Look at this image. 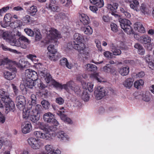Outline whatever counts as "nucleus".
Here are the masks:
<instances>
[{
    "instance_id": "nucleus-1",
    "label": "nucleus",
    "mask_w": 154,
    "mask_h": 154,
    "mask_svg": "<svg viewBox=\"0 0 154 154\" xmlns=\"http://www.w3.org/2000/svg\"><path fill=\"white\" fill-rule=\"evenodd\" d=\"M48 43H51L53 44H50L48 46L47 49L48 51V53H56L57 51L54 47V43L57 41L55 39L56 38H60L62 37L61 34L56 29L51 28L49 30L47 36Z\"/></svg>"
},
{
    "instance_id": "nucleus-2",
    "label": "nucleus",
    "mask_w": 154,
    "mask_h": 154,
    "mask_svg": "<svg viewBox=\"0 0 154 154\" xmlns=\"http://www.w3.org/2000/svg\"><path fill=\"white\" fill-rule=\"evenodd\" d=\"M44 133L40 131H35L33 132L34 135L36 138L46 140H49L51 137L50 129L47 128L43 129Z\"/></svg>"
},
{
    "instance_id": "nucleus-3",
    "label": "nucleus",
    "mask_w": 154,
    "mask_h": 154,
    "mask_svg": "<svg viewBox=\"0 0 154 154\" xmlns=\"http://www.w3.org/2000/svg\"><path fill=\"white\" fill-rule=\"evenodd\" d=\"M121 27L128 34L133 33L132 29L131 26V22L130 20L126 19L122 20L120 22Z\"/></svg>"
},
{
    "instance_id": "nucleus-4",
    "label": "nucleus",
    "mask_w": 154,
    "mask_h": 154,
    "mask_svg": "<svg viewBox=\"0 0 154 154\" xmlns=\"http://www.w3.org/2000/svg\"><path fill=\"white\" fill-rule=\"evenodd\" d=\"M27 141L29 145L34 149H39L43 145L40 139L34 137H29Z\"/></svg>"
},
{
    "instance_id": "nucleus-5",
    "label": "nucleus",
    "mask_w": 154,
    "mask_h": 154,
    "mask_svg": "<svg viewBox=\"0 0 154 154\" xmlns=\"http://www.w3.org/2000/svg\"><path fill=\"white\" fill-rule=\"evenodd\" d=\"M43 119L45 122L51 123L55 126H57L59 125L58 121L54 119V115L51 112L45 113L43 115Z\"/></svg>"
},
{
    "instance_id": "nucleus-6",
    "label": "nucleus",
    "mask_w": 154,
    "mask_h": 154,
    "mask_svg": "<svg viewBox=\"0 0 154 154\" xmlns=\"http://www.w3.org/2000/svg\"><path fill=\"white\" fill-rule=\"evenodd\" d=\"M72 46L73 48L77 50L80 54L84 55H88V52L87 51L84 44L82 42H78L77 43L73 42Z\"/></svg>"
},
{
    "instance_id": "nucleus-7",
    "label": "nucleus",
    "mask_w": 154,
    "mask_h": 154,
    "mask_svg": "<svg viewBox=\"0 0 154 154\" xmlns=\"http://www.w3.org/2000/svg\"><path fill=\"white\" fill-rule=\"evenodd\" d=\"M5 101H3L4 103L5 111V112L7 114L11 110L14 111L15 108V105L13 101H12L8 96H6Z\"/></svg>"
},
{
    "instance_id": "nucleus-8",
    "label": "nucleus",
    "mask_w": 154,
    "mask_h": 154,
    "mask_svg": "<svg viewBox=\"0 0 154 154\" xmlns=\"http://www.w3.org/2000/svg\"><path fill=\"white\" fill-rule=\"evenodd\" d=\"M11 72L5 71L3 72L4 76L5 79L8 80H11L14 79L15 77V68L13 66L11 67L7 66Z\"/></svg>"
},
{
    "instance_id": "nucleus-9",
    "label": "nucleus",
    "mask_w": 154,
    "mask_h": 154,
    "mask_svg": "<svg viewBox=\"0 0 154 154\" xmlns=\"http://www.w3.org/2000/svg\"><path fill=\"white\" fill-rule=\"evenodd\" d=\"M12 15L10 13L6 14L4 18L3 23H0L1 26L4 28L12 25Z\"/></svg>"
},
{
    "instance_id": "nucleus-10",
    "label": "nucleus",
    "mask_w": 154,
    "mask_h": 154,
    "mask_svg": "<svg viewBox=\"0 0 154 154\" xmlns=\"http://www.w3.org/2000/svg\"><path fill=\"white\" fill-rule=\"evenodd\" d=\"M16 102L17 107L20 110L24 109L25 106V100L24 96L20 95L16 98Z\"/></svg>"
},
{
    "instance_id": "nucleus-11",
    "label": "nucleus",
    "mask_w": 154,
    "mask_h": 154,
    "mask_svg": "<svg viewBox=\"0 0 154 154\" xmlns=\"http://www.w3.org/2000/svg\"><path fill=\"white\" fill-rule=\"evenodd\" d=\"M96 99L97 100L101 99L106 95V91L104 88L100 86L97 87L94 91Z\"/></svg>"
},
{
    "instance_id": "nucleus-12",
    "label": "nucleus",
    "mask_w": 154,
    "mask_h": 154,
    "mask_svg": "<svg viewBox=\"0 0 154 154\" xmlns=\"http://www.w3.org/2000/svg\"><path fill=\"white\" fill-rule=\"evenodd\" d=\"M25 79H32L36 80L38 79V74L37 72L31 69H28L25 70Z\"/></svg>"
},
{
    "instance_id": "nucleus-13",
    "label": "nucleus",
    "mask_w": 154,
    "mask_h": 154,
    "mask_svg": "<svg viewBox=\"0 0 154 154\" xmlns=\"http://www.w3.org/2000/svg\"><path fill=\"white\" fill-rule=\"evenodd\" d=\"M8 43L13 46L20 47L23 49H26L27 48V45L26 44L21 43L19 39H16L13 36L12 38L11 39V41Z\"/></svg>"
},
{
    "instance_id": "nucleus-14",
    "label": "nucleus",
    "mask_w": 154,
    "mask_h": 154,
    "mask_svg": "<svg viewBox=\"0 0 154 154\" xmlns=\"http://www.w3.org/2000/svg\"><path fill=\"white\" fill-rule=\"evenodd\" d=\"M63 107H62L60 109V110H59L57 112V114L60 116L61 119L63 121L65 122H66L68 123L71 124L72 123L71 120L69 118H68L65 115L64 113L65 111L64 110Z\"/></svg>"
},
{
    "instance_id": "nucleus-15",
    "label": "nucleus",
    "mask_w": 154,
    "mask_h": 154,
    "mask_svg": "<svg viewBox=\"0 0 154 154\" xmlns=\"http://www.w3.org/2000/svg\"><path fill=\"white\" fill-rule=\"evenodd\" d=\"M36 80L32 79H26L23 81V83L20 85L21 86L24 85L26 88L27 87L29 88H32L35 85L34 81Z\"/></svg>"
},
{
    "instance_id": "nucleus-16",
    "label": "nucleus",
    "mask_w": 154,
    "mask_h": 154,
    "mask_svg": "<svg viewBox=\"0 0 154 154\" xmlns=\"http://www.w3.org/2000/svg\"><path fill=\"white\" fill-rule=\"evenodd\" d=\"M56 2L55 0H50V3L46 4V8L54 12L58 11L59 9V8L55 5Z\"/></svg>"
},
{
    "instance_id": "nucleus-17",
    "label": "nucleus",
    "mask_w": 154,
    "mask_h": 154,
    "mask_svg": "<svg viewBox=\"0 0 154 154\" xmlns=\"http://www.w3.org/2000/svg\"><path fill=\"white\" fill-rule=\"evenodd\" d=\"M72 82V84L71 85V87L70 88L69 85H68L67 90L66 91H74L77 94H79L80 92V89L79 87L75 85L74 82L72 81H70L68 82Z\"/></svg>"
},
{
    "instance_id": "nucleus-18",
    "label": "nucleus",
    "mask_w": 154,
    "mask_h": 154,
    "mask_svg": "<svg viewBox=\"0 0 154 154\" xmlns=\"http://www.w3.org/2000/svg\"><path fill=\"white\" fill-rule=\"evenodd\" d=\"M38 74L43 77L47 83H49L52 80V78L51 75L49 73H47L45 71H39L38 72Z\"/></svg>"
},
{
    "instance_id": "nucleus-19",
    "label": "nucleus",
    "mask_w": 154,
    "mask_h": 154,
    "mask_svg": "<svg viewBox=\"0 0 154 154\" xmlns=\"http://www.w3.org/2000/svg\"><path fill=\"white\" fill-rule=\"evenodd\" d=\"M72 82H67L66 84L63 85L56 81H54L53 83V85L55 87L59 88L61 89H64L66 90H67L68 85H69V87H71V85L72 84Z\"/></svg>"
},
{
    "instance_id": "nucleus-20",
    "label": "nucleus",
    "mask_w": 154,
    "mask_h": 154,
    "mask_svg": "<svg viewBox=\"0 0 154 154\" xmlns=\"http://www.w3.org/2000/svg\"><path fill=\"white\" fill-rule=\"evenodd\" d=\"M5 64L11 67L13 66L14 63L10 62L7 58H4L2 56H0V66Z\"/></svg>"
},
{
    "instance_id": "nucleus-21",
    "label": "nucleus",
    "mask_w": 154,
    "mask_h": 154,
    "mask_svg": "<svg viewBox=\"0 0 154 154\" xmlns=\"http://www.w3.org/2000/svg\"><path fill=\"white\" fill-rule=\"evenodd\" d=\"M32 129V125L29 122L25 123L22 126V131L24 134L29 133L31 131Z\"/></svg>"
},
{
    "instance_id": "nucleus-22",
    "label": "nucleus",
    "mask_w": 154,
    "mask_h": 154,
    "mask_svg": "<svg viewBox=\"0 0 154 154\" xmlns=\"http://www.w3.org/2000/svg\"><path fill=\"white\" fill-rule=\"evenodd\" d=\"M12 37L10 33L7 31L3 32L2 34H0V38H3L8 42L12 38Z\"/></svg>"
},
{
    "instance_id": "nucleus-23",
    "label": "nucleus",
    "mask_w": 154,
    "mask_h": 154,
    "mask_svg": "<svg viewBox=\"0 0 154 154\" xmlns=\"http://www.w3.org/2000/svg\"><path fill=\"white\" fill-rule=\"evenodd\" d=\"M134 29L137 31L141 33H144L145 29L142 24L140 22H137L134 25Z\"/></svg>"
},
{
    "instance_id": "nucleus-24",
    "label": "nucleus",
    "mask_w": 154,
    "mask_h": 154,
    "mask_svg": "<svg viewBox=\"0 0 154 154\" xmlns=\"http://www.w3.org/2000/svg\"><path fill=\"white\" fill-rule=\"evenodd\" d=\"M12 23L14 25H11V27L13 28H15L16 27L19 26L21 25V24L18 23V22H20V21L19 20H17L18 18L17 15L15 14L13 15H12Z\"/></svg>"
},
{
    "instance_id": "nucleus-25",
    "label": "nucleus",
    "mask_w": 154,
    "mask_h": 154,
    "mask_svg": "<svg viewBox=\"0 0 154 154\" xmlns=\"http://www.w3.org/2000/svg\"><path fill=\"white\" fill-rule=\"evenodd\" d=\"M79 18L81 22L84 25H87L89 23V19L86 14H82L79 15Z\"/></svg>"
},
{
    "instance_id": "nucleus-26",
    "label": "nucleus",
    "mask_w": 154,
    "mask_h": 154,
    "mask_svg": "<svg viewBox=\"0 0 154 154\" xmlns=\"http://www.w3.org/2000/svg\"><path fill=\"white\" fill-rule=\"evenodd\" d=\"M84 39L83 35L78 33H76L74 35L73 42L78 43V42H82Z\"/></svg>"
},
{
    "instance_id": "nucleus-27",
    "label": "nucleus",
    "mask_w": 154,
    "mask_h": 154,
    "mask_svg": "<svg viewBox=\"0 0 154 154\" xmlns=\"http://www.w3.org/2000/svg\"><path fill=\"white\" fill-rule=\"evenodd\" d=\"M48 54L49 59L54 61L57 60L60 57V54L57 51L56 52V53H48Z\"/></svg>"
},
{
    "instance_id": "nucleus-28",
    "label": "nucleus",
    "mask_w": 154,
    "mask_h": 154,
    "mask_svg": "<svg viewBox=\"0 0 154 154\" xmlns=\"http://www.w3.org/2000/svg\"><path fill=\"white\" fill-rule=\"evenodd\" d=\"M55 18L59 20V21H64L68 19L67 16L64 13H60L55 16Z\"/></svg>"
},
{
    "instance_id": "nucleus-29",
    "label": "nucleus",
    "mask_w": 154,
    "mask_h": 154,
    "mask_svg": "<svg viewBox=\"0 0 154 154\" xmlns=\"http://www.w3.org/2000/svg\"><path fill=\"white\" fill-rule=\"evenodd\" d=\"M42 107L40 105L37 104L34 106L33 110L32 111V112L36 114H39L42 113Z\"/></svg>"
},
{
    "instance_id": "nucleus-30",
    "label": "nucleus",
    "mask_w": 154,
    "mask_h": 154,
    "mask_svg": "<svg viewBox=\"0 0 154 154\" xmlns=\"http://www.w3.org/2000/svg\"><path fill=\"white\" fill-rule=\"evenodd\" d=\"M151 40V38L147 35H143L141 36L140 39V42L143 44L150 43Z\"/></svg>"
},
{
    "instance_id": "nucleus-31",
    "label": "nucleus",
    "mask_w": 154,
    "mask_h": 154,
    "mask_svg": "<svg viewBox=\"0 0 154 154\" xmlns=\"http://www.w3.org/2000/svg\"><path fill=\"white\" fill-rule=\"evenodd\" d=\"M57 136L58 138L62 140H68L69 137L63 131H60L57 133Z\"/></svg>"
},
{
    "instance_id": "nucleus-32",
    "label": "nucleus",
    "mask_w": 154,
    "mask_h": 154,
    "mask_svg": "<svg viewBox=\"0 0 154 154\" xmlns=\"http://www.w3.org/2000/svg\"><path fill=\"white\" fill-rule=\"evenodd\" d=\"M139 6V3L137 0H133L132 2L130 5V8L137 11H139L138 7Z\"/></svg>"
},
{
    "instance_id": "nucleus-33",
    "label": "nucleus",
    "mask_w": 154,
    "mask_h": 154,
    "mask_svg": "<svg viewBox=\"0 0 154 154\" xmlns=\"http://www.w3.org/2000/svg\"><path fill=\"white\" fill-rule=\"evenodd\" d=\"M90 1L91 3L99 8L102 7L104 4L103 0H90Z\"/></svg>"
},
{
    "instance_id": "nucleus-34",
    "label": "nucleus",
    "mask_w": 154,
    "mask_h": 154,
    "mask_svg": "<svg viewBox=\"0 0 154 154\" xmlns=\"http://www.w3.org/2000/svg\"><path fill=\"white\" fill-rule=\"evenodd\" d=\"M134 79L133 78L128 79L123 83L124 85L126 87L130 88L133 85Z\"/></svg>"
},
{
    "instance_id": "nucleus-35",
    "label": "nucleus",
    "mask_w": 154,
    "mask_h": 154,
    "mask_svg": "<svg viewBox=\"0 0 154 154\" xmlns=\"http://www.w3.org/2000/svg\"><path fill=\"white\" fill-rule=\"evenodd\" d=\"M23 110V118L25 119L29 118L31 115L32 114V111H31L29 109H24Z\"/></svg>"
},
{
    "instance_id": "nucleus-36",
    "label": "nucleus",
    "mask_w": 154,
    "mask_h": 154,
    "mask_svg": "<svg viewBox=\"0 0 154 154\" xmlns=\"http://www.w3.org/2000/svg\"><path fill=\"white\" fill-rule=\"evenodd\" d=\"M129 72V68L128 66L122 67L119 70L120 73L122 75L125 76L127 75Z\"/></svg>"
},
{
    "instance_id": "nucleus-37",
    "label": "nucleus",
    "mask_w": 154,
    "mask_h": 154,
    "mask_svg": "<svg viewBox=\"0 0 154 154\" xmlns=\"http://www.w3.org/2000/svg\"><path fill=\"white\" fill-rule=\"evenodd\" d=\"M29 118L32 122H35L39 120L40 115L35 114L32 112Z\"/></svg>"
},
{
    "instance_id": "nucleus-38",
    "label": "nucleus",
    "mask_w": 154,
    "mask_h": 154,
    "mask_svg": "<svg viewBox=\"0 0 154 154\" xmlns=\"http://www.w3.org/2000/svg\"><path fill=\"white\" fill-rule=\"evenodd\" d=\"M111 51L113 55H118L120 54L121 51L120 49H119L114 45L112 44L111 46Z\"/></svg>"
},
{
    "instance_id": "nucleus-39",
    "label": "nucleus",
    "mask_w": 154,
    "mask_h": 154,
    "mask_svg": "<svg viewBox=\"0 0 154 154\" xmlns=\"http://www.w3.org/2000/svg\"><path fill=\"white\" fill-rule=\"evenodd\" d=\"M86 69L88 71H95L97 69V67L95 65L88 64L85 66Z\"/></svg>"
},
{
    "instance_id": "nucleus-40",
    "label": "nucleus",
    "mask_w": 154,
    "mask_h": 154,
    "mask_svg": "<svg viewBox=\"0 0 154 154\" xmlns=\"http://www.w3.org/2000/svg\"><path fill=\"white\" fill-rule=\"evenodd\" d=\"M19 63L21 68L27 67L29 65V62L23 59L20 60L19 61Z\"/></svg>"
},
{
    "instance_id": "nucleus-41",
    "label": "nucleus",
    "mask_w": 154,
    "mask_h": 154,
    "mask_svg": "<svg viewBox=\"0 0 154 154\" xmlns=\"http://www.w3.org/2000/svg\"><path fill=\"white\" fill-rule=\"evenodd\" d=\"M144 82L143 80L142 79H140L135 82L134 85L135 88L137 89H139L141 88Z\"/></svg>"
},
{
    "instance_id": "nucleus-42",
    "label": "nucleus",
    "mask_w": 154,
    "mask_h": 154,
    "mask_svg": "<svg viewBox=\"0 0 154 154\" xmlns=\"http://www.w3.org/2000/svg\"><path fill=\"white\" fill-rule=\"evenodd\" d=\"M140 10L144 14H147L149 12V9L147 6L144 4H141L140 8Z\"/></svg>"
},
{
    "instance_id": "nucleus-43",
    "label": "nucleus",
    "mask_w": 154,
    "mask_h": 154,
    "mask_svg": "<svg viewBox=\"0 0 154 154\" xmlns=\"http://www.w3.org/2000/svg\"><path fill=\"white\" fill-rule=\"evenodd\" d=\"M83 31L85 34L88 35H91L93 32V29L89 26L84 28Z\"/></svg>"
},
{
    "instance_id": "nucleus-44",
    "label": "nucleus",
    "mask_w": 154,
    "mask_h": 154,
    "mask_svg": "<svg viewBox=\"0 0 154 154\" xmlns=\"http://www.w3.org/2000/svg\"><path fill=\"white\" fill-rule=\"evenodd\" d=\"M37 7L35 6H32L28 10V13L31 15H35L37 11Z\"/></svg>"
},
{
    "instance_id": "nucleus-45",
    "label": "nucleus",
    "mask_w": 154,
    "mask_h": 154,
    "mask_svg": "<svg viewBox=\"0 0 154 154\" xmlns=\"http://www.w3.org/2000/svg\"><path fill=\"white\" fill-rule=\"evenodd\" d=\"M7 95L9 96L8 94L5 92L3 89H0V97L1 98L2 101H5L6 98V96Z\"/></svg>"
},
{
    "instance_id": "nucleus-46",
    "label": "nucleus",
    "mask_w": 154,
    "mask_h": 154,
    "mask_svg": "<svg viewBox=\"0 0 154 154\" xmlns=\"http://www.w3.org/2000/svg\"><path fill=\"white\" fill-rule=\"evenodd\" d=\"M118 4L116 3H113L112 5H108L107 8L108 9H110L112 11H115L118 8Z\"/></svg>"
},
{
    "instance_id": "nucleus-47",
    "label": "nucleus",
    "mask_w": 154,
    "mask_h": 154,
    "mask_svg": "<svg viewBox=\"0 0 154 154\" xmlns=\"http://www.w3.org/2000/svg\"><path fill=\"white\" fill-rule=\"evenodd\" d=\"M38 124L39 125V128L43 131H44L43 129L47 128L48 129H50V131H52L53 126H45V124L43 122H38Z\"/></svg>"
},
{
    "instance_id": "nucleus-48",
    "label": "nucleus",
    "mask_w": 154,
    "mask_h": 154,
    "mask_svg": "<svg viewBox=\"0 0 154 154\" xmlns=\"http://www.w3.org/2000/svg\"><path fill=\"white\" fill-rule=\"evenodd\" d=\"M82 97L85 101H87L89 100L90 97L87 92L86 89L82 93Z\"/></svg>"
},
{
    "instance_id": "nucleus-49",
    "label": "nucleus",
    "mask_w": 154,
    "mask_h": 154,
    "mask_svg": "<svg viewBox=\"0 0 154 154\" xmlns=\"http://www.w3.org/2000/svg\"><path fill=\"white\" fill-rule=\"evenodd\" d=\"M112 69L110 67V65L109 64H107L106 66L103 67V70L104 72L109 73L110 72L111 73H113L115 71V69H113L112 71H111V70Z\"/></svg>"
},
{
    "instance_id": "nucleus-50",
    "label": "nucleus",
    "mask_w": 154,
    "mask_h": 154,
    "mask_svg": "<svg viewBox=\"0 0 154 154\" xmlns=\"http://www.w3.org/2000/svg\"><path fill=\"white\" fill-rule=\"evenodd\" d=\"M41 103L43 108L46 109H48L50 106V104L48 101L45 100H42Z\"/></svg>"
},
{
    "instance_id": "nucleus-51",
    "label": "nucleus",
    "mask_w": 154,
    "mask_h": 154,
    "mask_svg": "<svg viewBox=\"0 0 154 154\" xmlns=\"http://www.w3.org/2000/svg\"><path fill=\"white\" fill-rule=\"evenodd\" d=\"M92 76L99 82H100L104 81L103 79L101 77L99 73H94L92 75Z\"/></svg>"
},
{
    "instance_id": "nucleus-52",
    "label": "nucleus",
    "mask_w": 154,
    "mask_h": 154,
    "mask_svg": "<svg viewBox=\"0 0 154 154\" xmlns=\"http://www.w3.org/2000/svg\"><path fill=\"white\" fill-rule=\"evenodd\" d=\"M22 22L24 24H29L31 22L30 17L28 15H26L22 19Z\"/></svg>"
},
{
    "instance_id": "nucleus-53",
    "label": "nucleus",
    "mask_w": 154,
    "mask_h": 154,
    "mask_svg": "<svg viewBox=\"0 0 154 154\" xmlns=\"http://www.w3.org/2000/svg\"><path fill=\"white\" fill-rule=\"evenodd\" d=\"M26 57L33 62H35L38 61L37 59H36L37 56L34 54H29L26 56Z\"/></svg>"
},
{
    "instance_id": "nucleus-54",
    "label": "nucleus",
    "mask_w": 154,
    "mask_h": 154,
    "mask_svg": "<svg viewBox=\"0 0 154 154\" xmlns=\"http://www.w3.org/2000/svg\"><path fill=\"white\" fill-rule=\"evenodd\" d=\"M1 47L5 51H9L18 54V52L16 50L12 49L9 48H8L7 46H5L3 45H1Z\"/></svg>"
},
{
    "instance_id": "nucleus-55",
    "label": "nucleus",
    "mask_w": 154,
    "mask_h": 154,
    "mask_svg": "<svg viewBox=\"0 0 154 154\" xmlns=\"http://www.w3.org/2000/svg\"><path fill=\"white\" fill-rule=\"evenodd\" d=\"M19 40L26 43L25 44L26 45L27 44H29L30 42V41L27 38L23 35H22L20 37H19Z\"/></svg>"
},
{
    "instance_id": "nucleus-56",
    "label": "nucleus",
    "mask_w": 154,
    "mask_h": 154,
    "mask_svg": "<svg viewBox=\"0 0 154 154\" xmlns=\"http://www.w3.org/2000/svg\"><path fill=\"white\" fill-rule=\"evenodd\" d=\"M45 149L46 151L49 153H50L52 152L53 150V146L51 145H47L45 146Z\"/></svg>"
},
{
    "instance_id": "nucleus-57",
    "label": "nucleus",
    "mask_w": 154,
    "mask_h": 154,
    "mask_svg": "<svg viewBox=\"0 0 154 154\" xmlns=\"http://www.w3.org/2000/svg\"><path fill=\"white\" fill-rule=\"evenodd\" d=\"M143 100L146 102H148L150 100V98L148 94H143L142 96Z\"/></svg>"
},
{
    "instance_id": "nucleus-58",
    "label": "nucleus",
    "mask_w": 154,
    "mask_h": 154,
    "mask_svg": "<svg viewBox=\"0 0 154 154\" xmlns=\"http://www.w3.org/2000/svg\"><path fill=\"white\" fill-rule=\"evenodd\" d=\"M24 31L26 34L31 36H32L34 35L33 32L30 29H24Z\"/></svg>"
},
{
    "instance_id": "nucleus-59",
    "label": "nucleus",
    "mask_w": 154,
    "mask_h": 154,
    "mask_svg": "<svg viewBox=\"0 0 154 154\" xmlns=\"http://www.w3.org/2000/svg\"><path fill=\"white\" fill-rule=\"evenodd\" d=\"M31 105H34L35 104L37 98L35 94H32L31 96Z\"/></svg>"
},
{
    "instance_id": "nucleus-60",
    "label": "nucleus",
    "mask_w": 154,
    "mask_h": 154,
    "mask_svg": "<svg viewBox=\"0 0 154 154\" xmlns=\"http://www.w3.org/2000/svg\"><path fill=\"white\" fill-rule=\"evenodd\" d=\"M60 65L63 66H66L68 62L67 59L64 57L60 60Z\"/></svg>"
},
{
    "instance_id": "nucleus-61",
    "label": "nucleus",
    "mask_w": 154,
    "mask_h": 154,
    "mask_svg": "<svg viewBox=\"0 0 154 154\" xmlns=\"http://www.w3.org/2000/svg\"><path fill=\"white\" fill-rule=\"evenodd\" d=\"M94 85L92 82H88L87 84V88L88 90L90 92H92L93 91Z\"/></svg>"
},
{
    "instance_id": "nucleus-62",
    "label": "nucleus",
    "mask_w": 154,
    "mask_h": 154,
    "mask_svg": "<svg viewBox=\"0 0 154 154\" xmlns=\"http://www.w3.org/2000/svg\"><path fill=\"white\" fill-rule=\"evenodd\" d=\"M96 46L98 50L101 51H102V49L101 46V43L100 41L98 40H96L95 41Z\"/></svg>"
},
{
    "instance_id": "nucleus-63",
    "label": "nucleus",
    "mask_w": 154,
    "mask_h": 154,
    "mask_svg": "<svg viewBox=\"0 0 154 154\" xmlns=\"http://www.w3.org/2000/svg\"><path fill=\"white\" fill-rule=\"evenodd\" d=\"M110 26L111 28V30L113 31L116 32L117 31V26L116 24L114 23H111L110 24Z\"/></svg>"
},
{
    "instance_id": "nucleus-64",
    "label": "nucleus",
    "mask_w": 154,
    "mask_h": 154,
    "mask_svg": "<svg viewBox=\"0 0 154 154\" xmlns=\"http://www.w3.org/2000/svg\"><path fill=\"white\" fill-rule=\"evenodd\" d=\"M145 75V73L141 71L136 74V77L137 78H142Z\"/></svg>"
}]
</instances>
